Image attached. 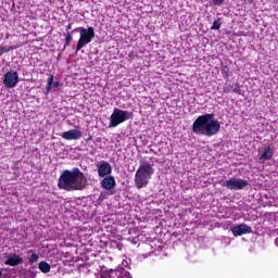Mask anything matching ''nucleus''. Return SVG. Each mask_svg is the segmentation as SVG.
Wrapping results in <instances>:
<instances>
[{
	"mask_svg": "<svg viewBox=\"0 0 278 278\" xmlns=\"http://www.w3.org/2000/svg\"><path fill=\"white\" fill-rule=\"evenodd\" d=\"M109 195V192L102 191L99 195V201H105V199H108Z\"/></svg>",
	"mask_w": 278,
	"mask_h": 278,
	"instance_id": "412c9836",
	"label": "nucleus"
},
{
	"mask_svg": "<svg viewBox=\"0 0 278 278\" xmlns=\"http://www.w3.org/2000/svg\"><path fill=\"white\" fill-rule=\"evenodd\" d=\"M3 84L7 88H16L18 84V72L10 71L4 75Z\"/></svg>",
	"mask_w": 278,
	"mask_h": 278,
	"instance_id": "6e6552de",
	"label": "nucleus"
},
{
	"mask_svg": "<svg viewBox=\"0 0 278 278\" xmlns=\"http://www.w3.org/2000/svg\"><path fill=\"white\" fill-rule=\"evenodd\" d=\"M10 50V47L8 46H0V58L3 55V53H9Z\"/></svg>",
	"mask_w": 278,
	"mask_h": 278,
	"instance_id": "aec40b11",
	"label": "nucleus"
},
{
	"mask_svg": "<svg viewBox=\"0 0 278 278\" xmlns=\"http://www.w3.org/2000/svg\"><path fill=\"white\" fill-rule=\"evenodd\" d=\"M99 177H110L112 175V165L108 161H101L97 164Z\"/></svg>",
	"mask_w": 278,
	"mask_h": 278,
	"instance_id": "1a4fd4ad",
	"label": "nucleus"
},
{
	"mask_svg": "<svg viewBox=\"0 0 278 278\" xmlns=\"http://www.w3.org/2000/svg\"><path fill=\"white\" fill-rule=\"evenodd\" d=\"M155 173L153 168V164L149 163V161H140L139 168L135 174V185L138 190H142V188H147L149 186V181L151 177Z\"/></svg>",
	"mask_w": 278,
	"mask_h": 278,
	"instance_id": "7ed1b4c3",
	"label": "nucleus"
},
{
	"mask_svg": "<svg viewBox=\"0 0 278 278\" xmlns=\"http://www.w3.org/2000/svg\"><path fill=\"white\" fill-rule=\"evenodd\" d=\"M230 231H232V236L238 237V236H244V233H253V228H251L247 224H241V225L231 227Z\"/></svg>",
	"mask_w": 278,
	"mask_h": 278,
	"instance_id": "9d476101",
	"label": "nucleus"
},
{
	"mask_svg": "<svg viewBox=\"0 0 278 278\" xmlns=\"http://www.w3.org/2000/svg\"><path fill=\"white\" fill-rule=\"evenodd\" d=\"M38 260H40V256L37 253H33L29 257H28V264H36V262H38Z\"/></svg>",
	"mask_w": 278,
	"mask_h": 278,
	"instance_id": "dca6fc26",
	"label": "nucleus"
},
{
	"mask_svg": "<svg viewBox=\"0 0 278 278\" xmlns=\"http://www.w3.org/2000/svg\"><path fill=\"white\" fill-rule=\"evenodd\" d=\"M222 76L224 77V79H227L229 77V67L228 66L222 67Z\"/></svg>",
	"mask_w": 278,
	"mask_h": 278,
	"instance_id": "a211bd4d",
	"label": "nucleus"
},
{
	"mask_svg": "<svg viewBox=\"0 0 278 278\" xmlns=\"http://www.w3.org/2000/svg\"><path fill=\"white\" fill-rule=\"evenodd\" d=\"M4 264L7 266H18V264H23V257L16 253L10 254L7 256Z\"/></svg>",
	"mask_w": 278,
	"mask_h": 278,
	"instance_id": "ddd939ff",
	"label": "nucleus"
},
{
	"mask_svg": "<svg viewBox=\"0 0 278 278\" xmlns=\"http://www.w3.org/2000/svg\"><path fill=\"white\" fill-rule=\"evenodd\" d=\"M72 42H73V35L67 34L65 38V47H71Z\"/></svg>",
	"mask_w": 278,
	"mask_h": 278,
	"instance_id": "6ab92c4d",
	"label": "nucleus"
},
{
	"mask_svg": "<svg viewBox=\"0 0 278 278\" xmlns=\"http://www.w3.org/2000/svg\"><path fill=\"white\" fill-rule=\"evenodd\" d=\"M1 275H3V273H2L1 269H0V277H1Z\"/></svg>",
	"mask_w": 278,
	"mask_h": 278,
	"instance_id": "c85d7f7f",
	"label": "nucleus"
},
{
	"mask_svg": "<svg viewBox=\"0 0 278 278\" xmlns=\"http://www.w3.org/2000/svg\"><path fill=\"white\" fill-rule=\"evenodd\" d=\"M53 86L54 88H58V86H60V83H54Z\"/></svg>",
	"mask_w": 278,
	"mask_h": 278,
	"instance_id": "a878e982",
	"label": "nucleus"
},
{
	"mask_svg": "<svg viewBox=\"0 0 278 278\" xmlns=\"http://www.w3.org/2000/svg\"><path fill=\"white\" fill-rule=\"evenodd\" d=\"M131 114L132 113L129 111H124L115 108L110 116L109 127H118V125H122V123L129 121V118H131Z\"/></svg>",
	"mask_w": 278,
	"mask_h": 278,
	"instance_id": "423d86ee",
	"label": "nucleus"
},
{
	"mask_svg": "<svg viewBox=\"0 0 278 278\" xmlns=\"http://www.w3.org/2000/svg\"><path fill=\"white\" fill-rule=\"evenodd\" d=\"M273 155H275V152H273V149L270 147H266L258 157L260 163L264 164L265 162H268V160H273Z\"/></svg>",
	"mask_w": 278,
	"mask_h": 278,
	"instance_id": "4468645a",
	"label": "nucleus"
},
{
	"mask_svg": "<svg viewBox=\"0 0 278 278\" xmlns=\"http://www.w3.org/2000/svg\"><path fill=\"white\" fill-rule=\"evenodd\" d=\"M39 270H41V273H50L51 271V265H49V263L41 261L39 263Z\"/></svg>",
	"mask_w": 278,
	"mask_h": 278,
	"instance_id": "2eb2a0df",
	"label": "nucleus"
},
{
	"mask_svg": "<svg viewBox=\"0 0 278 278\" xmlns=\"http://www.w3.org/2000/svg\"><path fill=\"white\" fill-rule=\"evenodd\" d=\"M66 29L68 30V29H72V24H68L67 26H66Z\"/></svg>",
	"mask_w": 278,
	"mask_h": 278,
	"instance_id": "393cba45",
	"label": "nucleus"
},
{
	"mask_svg": "<svg viewBox=\"0 0 278 278\" xmlns=\"http://www.w3.org/2000/svg\"><path fill=\"white\" fill-rule=\"evenodd\" d=\"M225 3V0H213V4L215 5H223Z\"/></svg>",
	"mask_w": 278,
	"mask_h": 278,
	"instance_id": "4be33fe9",
	"label": "nucleus"
},
{
	"mask_svg": "<svg viewBox=\"0 0 278 278\" xmlns=\"http://www.w3.org/2000/svg\"><path fill=\"white\" fill-rule=\"evenodd\" d=\"M224 188L228 190H244L249 186V181L240 178H231L223 182Z\"/></svg>",
	"mask_w": 278,
	"mask_h": 278,
	"instance_id": "0eeeda50",
	"label": "nucleus"
},
{
	"mask_svg": "<svg viewBox=\"0 0 278 278\" xmlns=\"http://www.w3.org/2000/svg\"><path fill=\"white\" fill-rule=\"evenodd\" d=\"M73 31H78L80 34V37L78 39L76 51H81L86 45H90L92 40L94 39V28L93 27H78L75 28Z\"/></svg>",
	"mask_w": 278,
	"mask_h": 278,
	"instance_id": "39448f33",
	"label": "nucleus"
},
{
	"mask_svg": "<svg viewBox=\"0 0 278 278\" xmlns=\"http://www.w3.org/2000/svg\"><path fill=\"white\" fill-rule=\"evenodd\" d=\"M235 92H238V93H240V89H235Z\"/></svg>",
	"mask_w": 278,
	"mask_h": 278,
	"instance_id": "cd10ccee",
	"label": "nucleus"
},
{
	"mask_svg": "<svg viewBox=\"0 0 278 278\" xmlns=\"http://www.w3.org/2000/svg\"><path fill=\"white\" fill-rule=\"evenodd\" d=\"M48 86H53V76L48 78Z\"/></svg>",
	"mask_w": 278,
	"mask_h": 278,
	"instance_id": "5701e85b",
	"label": "nucleus"
},
{
	"mask_svg": "<svg viewBox=\"0 0 278 278\" xmlns=\"http://www.w3.org/2000/svg\"><path fill=\"white\" fill-rule=\"evenodd\" d=\"M47 92H51V85L47 86Z\"/></svg>",
	"mask_w": 278,
	"mask_h": 278,
	"instance_id": "b1692460",
	"label": "nucleus"
},
{
	"mask_svg": "<svg viewBox=\"0 0 278 278\" xmlns=\"http://www.w3.org/2000/svg\"><path fill=\"white\" fill-rule=\"evenodd\" d=\"M192 131L195 136L212 138L220 131V122L216 119L214 114L200 115L192 124Z\"/></svg>",
	"mask_w": 278,
	"mask_h": 278,
	"instance_id": "f03ea898",
	"label": "nucleus"
},
{
	"mask_svg": "<svg viewBox=\"0 0 278 278\" xmlns=\"http://www.w3.org/2000/svg\"><path fill=\"white\" fill-rule=\"evenodd\" d=\"M245 1H248V3H253L254 0H245Z\"/></svg>",
	"mask_w": 278,
	"mask_h": 278,
	"instance_id": "bb28decb",
	"label": "nucleus"
},
{
	"mask_svg": "<svg viewBox=\"0 0 278 278\" xmlns=\"http://www.w3.org/2000/svg\"><path fill=\"white\" fill-rule=\"evenodd\" d=\"M129 262L123 260L122 266L116 269H110L108 271H102L96 278H131V274L125 268H128Z\"/></svg>",
	"mask_w": 278,
	"mask_h": 278,
	"instance_id": "20e7f679",
	"label": "nucleus"
},
{
	"mask_svg": "<svg viewBox=\"0 0 278 278\" xmlns=\"http://www.w3.org/2000/svg\"><path fill=\"white\" fill-rule=\"evenodd\" d=\"M100 185L104 190H114L116 187V179L114 176H104Z\"/></svg>",
	"mask_w": 278,
	"mask_h": 278,
	"instance_id": "f8f14e48",
	"label": "nucleus"
},
{
	"mask_svg": "<svg viewBox=\"0 0 278 278\" xmlns=\"http://www.w3.org/2000/svg\"><path fill=\"white\" fill-rule=\"evenodd\" d=\"M84 136V132L79 129H71L61 135V138L64 140H80V138Z\"/></svg>",
	"mask_w": 278,
	"mask_h": 278,
	"instance_id": "9b49d317",
	"label": "nucleus"
},
{
	"mask_svg": "<svg viewBox=\"0 0 278 278\" xmlns=\"http://www.w3.org/2000/svg\"><path fill=\"white\" fill-rule=\"evenodd\" d=\"M88 186V178L83 174L80 168L65 169L59 177L58 187L66 192H75L76 190H85Z\"/></svg>",
	"mask_w": 278,
	"mask_h": 278,
	"instance_id": "f257e3e1",
	"label": "nucleus"
},
{
	"mask_svg": "<svg viewBox=\"0 0 278 278\" xmlns=\"http://www.w3.org/2000/svg\"><path fill=\"white\" fill-rule=\"evenodd\" d=\"M222 25H223V23L220 22V18H217L216 21L213 22L211 29L218 30V29H220Z\"/></svg>",
	"mask_w": 278,
	"mask_h": 278,
	"instance_id": "f3484780",
	"label": "nucleus"
}]
</instances>
